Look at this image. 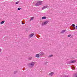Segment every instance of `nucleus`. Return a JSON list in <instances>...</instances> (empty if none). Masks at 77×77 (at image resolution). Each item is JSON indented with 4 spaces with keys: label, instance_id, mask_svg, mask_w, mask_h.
<instances>
[{
    "label": "nucleus",
    "instance_id": "f257e3e1",
    "mask_svg": "<svg viewBox=\"0 0 77 77\" xmlns=\"http://www.w3.org/2000/svg\"><path fill=\"white\" fill-rule=\"evenodd\" d=\"M42 1H38L37 3L35 4V6H39L42 5Z\"/></svg>",
    "mask_w": 77,
    "mask_h": 77
},
{
    "label": "nucleus",
    "instance_id": "f03ea898",
    "mask_svg": "<svg viewBox=\"0 0 77 77\" xmlns=\"http://www.w3.org/2000/svg\"><path fill=\"white\" fill-rule=\"evenodd\" d=\"M49 21H48L46 20L44 23H42V26H44V25H46L48 23Z\"/></svg>",
    "mask_w": 77,
    "mask_h": 77
},
{
    "label": "nucleus",
    "instance_id": "7ed1b4c3",
    "mask_svg": "<svg viewBox=\"0 0 77 77\" xmlns=\"http://www.w3.org/2000/svg\"><path fill=\"white\" fill-rule=\"evenodd\" d=\"M29 66L31 67H32V66H33L34 65H35V63L34 62H32L30 63L29 64Z\"/></svg>",
    "mask_w": 77,
    "mask_h": 77
},
{
    "label": "nucleus",
    "instance_id": "20e7f679",
    "mask_svg": "<svg viewBox=\"0 0 77 77\" xmlns=\"http://www.w3.org/2000/svg\"><path fill=\"white\" fill-rule=\"evenodd\" d=\"M33 35H34V33L31 34L29 35V37L30 38H32V37H33Z\"/></svg>",
    "mask_w": 77,
    "mask_h": 77
},
{
    "label": "nucleus",
    "instance_id": "39448f33",
    "mask_svg": "<svg viewBox=\"0 0 77 77\" xmlns=\"http://www.w3.org/2000/svg\"><path fill=\"white\" fill-rule=\"evenodd\" d=\"M47 6H44V7H43L42 8V10H44V9H45V8H47Z\"/></svg>",
    "mask_w": 77,
    "mask_h": 77
},
{
    "label": "nucleus",
    "instance_id": "423d86ee",
    "mask_svg": "<svg viewBox=\"0 0 77 77\" xmlns=\"http://www.w3.org/2000/svg\"><path fill=\"white\" fill-rule=\"evenodd\" d=\"M49 74V75H51V76H52V75H53L54 74V73L51 72Z\"/></svg>",
    "mask_w": 77,
    "mask_h": 77
},
{
    "label": "nucleus",
    "instance_id": "0eeeda50",
    "mask_svg": "<svg viewBox=\"0 0 77 77\" xmlns=\"http://www.w3.org/2000/svg\"><path fill=\"white\" fill-rule=\"evenodd\" d=\"M35 57H36L39 58V54H37L36 55Z\"/></svg>",
    "mask_w": 77,
    "mask_h": 77
},
{
    "label": "nucleus",
    "instance_id": "6e6552de",
    "mask_svg": "<svg viewBox=\"0 0 77 77\" xmlns=\"http://www.w3.org/2000/svg\"><path fill=\"white\" fill-rule=\"evenodd\" d=\"M75 62H76L75 60H74L71 61L70 62V63H75Z\"/></svg>",
    "mask_w": 77,
    "mask_h": 77
},
{
    "label": "nucleus",
    "instance_id": "1a4fd4ad",
    "mask_svg": "<svg viewBox=\"0 0 77 77\" xmlns=\"http://www.w3.org/2000/svg\"><path fill=\"white\" fill-rule=\"evenodd\" d=\"M5 23V21H3L0 23V24H2Z\"/></svg>",
    "mask_w": 77,
    "mask_h": 77
},
{
    "label": "nucleus",
    "instance_id": "9d476101",
    "mask_svg": "<svg viewBox=\"0 0 77 77\" xmlns=\"http://www.w3.org/2000/svg\"><path fill=\"white\" fill-rule=\"evenodd\" d=\"M42 20H44L45 19H46V17H42Z\"/></svg>",
    "mask_w": 77,
    "mask_h": 77
},
{
    "label": "nucleus",
    "instance_id": "9b49d317",
    "mask_svg": "<svg viewBox=\"0 0 77 77\" xmlns=\"http://www.w3.org/2000/svg\"><path fill=\"white\" fill-rule=\"evenodd\" d=\"M66 31V30H63L62 31V32H61V33H64V32H65Z\"/></svg>",
    "mask_w": 77,
    "mask_h": 77
},
{
    "label": "nucleus",
    "instance_id": "f8f14e48",
    "mask_svg": "<svg viewBox=\"0 0 77 77\" xmlns=\"http://www.w3.org/2000/svg\"><path fill=\"white\" fill-rule=\"evenodd\" d=\"M74 77H77V73L74 75Z\"/></svg>",
    "mask_w": 77,
    "mask_h": 77
},
{
    "label": "nucleus",
    "instance_id": "ddd939ff",
    "mask_svg": "<svg viewBox=\"0 0 77 77\" xmlns=\"http://www.w3.org/2000/svg\"><path fill=\"white\" fill-rule=\"evenodd\" d=\"M20 2V1H18V2H16V5H18V3H19Z\"/></svg>",
    "mask_w": 77,
    "mask_h": 77
},
{
    "label": "nucleus",
    "instance_id": "4468645a",
    "mask_svg": "<svg viewBox=\"0 0 77 77\" xmlns=\"http://www.w3.org/2000/svg\"><path fill=\"white\" fill-rule=\"evenodd\" d=\"M52 56H53V55H51L49 56L48 57H52Z\"/></svg>",
    "mask_w": 77,
    "mask_h": 77
},
{
    "label": "nucleus",
    "instance_id": "2eb2a0df",
    "mask_svg": "<svg viewBox=\"0 0 77 77\" xmlns=\"http://www.w3.org/2000/svg\"><path fill=\"white\" fill-rule=\"evenodd\" d=\"M72 26L73 27H75V25L74 24H72Z\"/></svg>",
    "mask_w": 77,
    "mask_h": 77
},
{
    "label": "nucleus",
    "instance_id": "dca6fc26",
    "mask_svg": "<svg viewBox=\"0 0 77 77\" xmlns=\"http://www.w3.org/2000/svg\"><path fill=\"white\" fill-rule=\"evenodd\" d=\"M17 10H18L19 11L20 10H21V8H18L17 9Z\"/></svg>",
    "mask_w": 77,
    "mask_h": 77
},
{
    "label": "nucleus",
    "instance_id": "f3484780",
    "mask_svg": "<svg viewBox=\"0 0 77 77\" xmlns=\"http://www.w3.org/2000/svg\"><path fill=\"white\" fill-rule=\"evenodd\" d=\"M34 17H32L31 18V19L30 20H33V18Z\"/></svg>",
    "mask_w": 77,
    "mask_h": 77
},
{
    "label": "nucleus",
    "instance_id": "a211bd4d",
    "mask_svg": "<svg viewBox=\"0 0 77 77\" xmlns=\"http://www.w3.org/2000/svg\"><path fill=\"white\" fill-rule=\"evenodd\" d=\"M44 54H45L44 52H42V55H44Z\"/></svg>",
    "mask_w": 77,
    "mask_h": 77
},
{
    "label": "nucleus",
    "instance_id": "6ab92c4d",
    "mask_svg": "<svg viewBox=\"0 0 77 77\" xmlns=\"http://www.w3.org/2000/svg\"><path fill=\"white\" fill-rule=\"evenodd\" d=\"M72 69H75V67H73Z\"/></svg>",
    "mask_w": 77,
    "mask_h": 77
},
{
    "label": "nucleus",
    "instance_id": "aec40b11",
    "mask_svg": "<svg viewBox=\"0 0 77 77\" xmlns=\"http://www.w3.org/2000/svg\"><path fill=\"white\" fill-rule=\"evenodd\" d=\"M70 36H71V35H68V37H70Z\"/></svg>",
    "mask_w": 77,
    "mask_h": 77
},
{
    "label": "nucleus",
    "instance_id": "412c9836",
    "mask_svg": "<svg viewBox=\"0 0 77 77\" xmlns=\"http://www.w3.org/2000/svg\"><path fill=\"white\" fill-rule=\"evenodd\" d=\"M22 24H24L25 23H24L22 22Z\"/></svg>",
    "mask_w": 77,
    "mask_h": 77
},
{
    "label": "nucleus",
    "instance_id": "4be33fe9",
    "mask_svg": "<svg viewBox=\"0 0 77 77\" xmlns=\"http://www.w3.org/2000/svg\"><path fill=\"white\" fill-rule=\"evenodd\" d=\"M75 28L76 29H77V26H76Z\"/></svg>",
    "mask_w": 77,
    "mask_h": 77
},
{
    "label": "nucleus",
    "instance_id": "5701e85b",
    "mask_svg": "<svg viewBox=\"0 0 77 77\" xmlns=\"http://www.w3.org/2000/svg\"><path fill=\"white\" fill-rule=\"evenodd\" d=\"M16 72H16V71L14 72V74H16Z\"/></svg>",
    "mask_w": 77,
    "mask_h": 77
},
{
    "label": "nucleus",
    "instance_id": "b1692460",
    "mask_svg": "<svg viewBox=\"0 0 77 77\" xmlns=\"http://www.w3.org/2000/svg\"><path fill=\"white\" fill-rule=\"evenodd\" d=\"M64 77H67L66 76H65Z\"/></svg>",
    "mask_w": 77,
    "mask_h": 77
},
{
    "label": "nucleus",
    "instance_id": "393cba45",
    "mask_svg": "<svg viewBox=\"0 0 77 77\" xmlns=\"http://www.w3.org/2000/svg\"><path fill=\"white\" fill-rule=\"evenodd\" d=\"M1 51V50H0V52Z\"/></svg>",
    "mask_w": 77,
    "mask_h": 77
},
{
    "label": "nucleus",
    "instance_id": "a878e982",
    "mask_svg": "<svg viewBox=\"0 0 77 77\" xmlns=\"http://www.w3.org/2000/svg\"><path fill=\"white\" fill-rule=\"evenodd\" d=\"M74 29H75V28H74Z\"/></svg>",
    "mask_w": 77,
    "mask_h": 77
}]
</instances>
